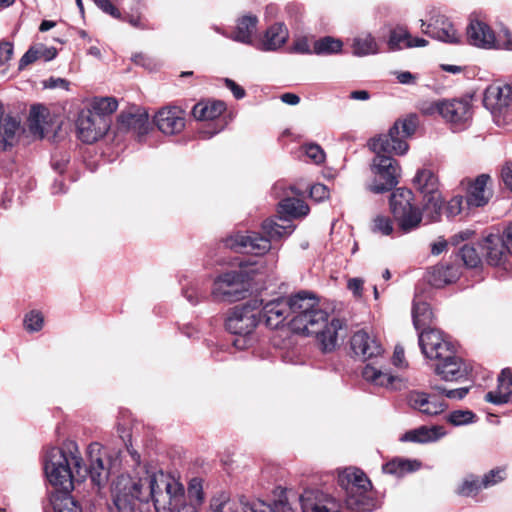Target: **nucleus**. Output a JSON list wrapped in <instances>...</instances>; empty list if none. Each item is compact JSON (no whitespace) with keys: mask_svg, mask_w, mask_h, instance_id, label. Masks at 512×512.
Instances as JSON below:
<instances>
[{"mask_svg":"<svg viewBox=\"0 0 512 512\" xmlns=\"http://www.w3.org/2000/svg\"><path fill=\"white\" fill-rule=\"evenodd\" d=\"M153 502L157 512H198L186 502L184 486L162 470L140 467L133 474L117 477L112 487L109 512H143Z\"/></svg>","mask_w":512,"mask_h":512,"instance_id":"obj_1","label":"nucleus"},{"mask_svg":"<svg viewBox=\"0 0 512 512\" xmlns=\"http://www.w3.org/2000/svg\"><path fill=\"white\" fill-rule=\"evenodd\" d=\"M275 197L280 198L278 203L279 223L275 219H266L261 228L264 233L257 232L236 233L226 239L225 245L241 253L262 255L271 248V241L288 237L295 230L292 219L305 217L309 213L308 205L300 199L299 192L292 186L278 182L273 187Z\"/></svg>","mask_w":512,"mask_h":512,"instance_id":"obj_2","label":"nucleus"},{"mask_svg":"<svg viewBox=\"0 0 512 512\" xmlns=\"http://www.w3.org/2000/svg\"><path fill=\"white\" fill-rule=\"evenodd\" d=\"M97 444L90 446V465L87 468L78 445L73 440L64 441L60 447H49L43 457V468L48 482L59 491L71 492L74 481H81L89 475L98 488L104 486L109 477V468L101 455H92Z\"/></svg>","mask_w":512,"mask_h":512,"instance_id":"obj_3","label":"nucleus"},{"mask_svg":"<svg viewBox=\"0 0 512 512\" xmlns=\"http://www.w3.org/2000/svg\"><path fill=\"white\" fill-rule=\"evenodd\" d=\"M417 127V116L409 115L397 120L387 134H381L370 141V149L376 154L371 166L375 175L369 186L371 192L381 194L398 184L401 169L390 154L404 155L409 148L406 139L415 133Z\"/></svg>","mask_w":512,"mask_h":512,"instance_id":"obj_4","label":"nucleus"},{"mask_svg":"<svg viewBox=\"0 0 512 512\" xmlns=\"http://www.w3.org/2000/svg\"><path fill=\"white\" fill-rule=\"evenodd\" d=\"M287 300L291 307L292 329L306 335H314L326 352L335 349L344 322L337 318L328 321L327 312L319 307L313 295L306 292L287 297Z\"/></svg>","mask_w":512,"mask_h":512,"instance_id":"obj_5","label":"nucleus"},{"mask_svg":"<svg viewBox=\"0 0 512 512\" xmlns=\"http://www.w3.org/2000/svg\"><path fill=\"white\" fill-rule=\"evenodd\" d=\"M355 355L367 362L362 370L363 378L379 387L400 389L401 378L391 373L384 357V349L378 339L364 330L357 331L351 338Z\"/></svg>","mask_w":512,"mask_h":512,"instance_id":"obj_6","label":"nucleus"},{"mask_svg":"<svg viewBox=\"0 0 512 512\" xmlns=\"http://www.w3.org/2000/svg\"><path fill=\"white\" fill-rule=\"evenodd\" d=\"M338 484L345 491V506L351 512H372L378 500L367 476L357 468H346L338 475Z\"/></svg>","mask_w":512,"mask_h":512,"instance_id":"obj_7","label":"nucleus"},{"mask_svg":"<svg viewBox=\"0 0 512 512\" xmlns=\"http://www.w3.org/2000/svg\"><path fill=\"white\" fill-rule=\"evenodd\" d=\"M252 272L246 263L240 262L237 269L218 274L210 293L213 301L233 303L245 299L251 288Z\"/></svg>","mask_w":512,"mask_h":512,"instance_id":"obj_8","label":"nucleus"},{"mask_svg":"<svg viewBox=\"0 0 512 512\" xmlns=\"http://www.w3.org/2000/svg\"><path fill=\"white\" fill-rule=\"evenodd\" d=\"M389 207L403 233H410L420 226L423 213L415 203L411 190L397 188L389 198Z\"/></svg>","mask_w":512,"mask_h":512,"instance_id":"obj_9","label":"nucleus"},{"mask_svg":"<svg viewBox=\"0 0 512 512\" xmlns=\"http://www.w3.org/2000/svg\"><path fill=\"white\" fill-rule=\"evenodd\" d=\"M262 299H252L243 305L232 308L225 320L226 329L235 335L244 337L243 345L235 340V346L242 348L247 343L246 337L251 335L260 322Z\"/></svg>","mask_w":512,"mask_h":512,"instance_id":"obj_10","label":"nucleus"},{"mask_svg":"<svg viewBox=\"0 0 512 512\" xmlns=\"http://www.w3.org/2000/svg\"><path fill=\"white\" fill-rule=\"evenodd\" d=\"M206 512H295L286 502L278 501L273 504L263 501L243 502L230 499L225 493L214 496L210 500Z\"/></svg>","mask_w":512,"mask_h":512,"instance_id":"obj_11","label":"nucleus"},{"mask_svg":"<svg viewBox=\"0 0 512 512\" xmlns=\"http://www.w3.org/2000/svg\"><path fill=\"white\" fill-rule=\"evenodd\" d=\"M414 186L424 195V212L430 221H437L440 218L443 206L441 194L438 191V177L430 169L419 170L414 179Z\"/></svg>","mask_w":512,"mask_h":512,"instance_id":"obj_12","label":"nucleus"},{"mask_svg":"<svg viewBox=\"0 0 512 512\" xmlns=\"http://www.w3.org/2000/svg\"><path fill=\"white\" fill-rule=\"evenodd\" d=\"M502 33L505 40L501 39V34L496 36L485 22L475 19L467 27V40L469 44L479 48L512 50L511 33L508 30H503Z\"/></svg>","mask_w":512,"mask_h":512,"instance_id":"obj_13","label":"nucleus"},{"mask_svg":"<svg viewBox=\"0 0 512 512\" xmlns=\"http://www.w3.org/2000/svg\"><path fill=\"white\" fill-rule=\"evenodd\" d=\"M484 249L489 265L508 270L509 255H512V225L507 227L502 236L490 235L485 239Z\"/></svg>","mask_w":512,"mask_h":512,"instance_id":"obj_14","label":"nucleus"},{"mask_svg":"<svg viewBox=\"0 0 512 512\" xmlns=\"http://www.w3.org/2000/svg\"><path fill=\"white\" fill-rule=\"evenodd\" d=\"M419 346L426 358L437 362L454 350L447 336L437 329H424L418 334Z\"/></svg>","mask_w":512,"mask_h":512,"instance_id":"obj_15","label":"nucleus"},{"mask_svg":"<svg viewBox=\"0 0 512 512\" xmlns=\"http://www.w3.org/2000/svg\"><path fill=\"white\" fill-rule=\"evenodd\" d=\"M302 512H340V502L330 493L318 489L309 488L300 496Z\"/></svg>","mask_w":512,"mask_h":512,"instance_id":"obj_16","label":"nucleus"},{"mask_svg":"<svg viewBox=\"0 0 512 512\" xmlns=\"http://www.w3.org/2000/svg\"><path fill=\"white\" fill-rule=\"evenodd\" d=\"M511 102L512 82L503 85H490L485 90L483 104L494 115L497 123H499L498 117L507 112Z\"/></svg>","mask_w":512,"mask_h":512,"instance_id":"obj_17","label":"nucleus"},{"mask_svg":"<svg viewBox=\"0 0 512 512\" xmlns=\"http://www.w3.org/2000/svg\"><path fill=\"white\" fill-rule=\"evenodd\" d=\"M421 27L423 33L444 43L459 44L461 42V34L444 15H434L428 24L421 20Z\"/></svg>","mask_w":512,"mask_h":512,"instance_id":"obj_18","label":"nucleus"},{"mask_svg":"<svg viewBox=\"0 0 512 512\" xmlns=\"http://www.w3.org/2000/svg\"><path fill=\"white\" fill-rule=\"evenodd\" d=\"M117 129L121 132H132L140 141L149 130L148 113L137 106L122 111L118 116Z\"/></svg>","mask_w":512,"mask_h":512,"instance_id":"obj_19","label":"nucleus"},{"mask_svg":"<svg viewBox=\"0 0 512 512\" xmlns=\"http://www.w3.org/2000/svg\"><path fill=\"white\" fill-rule=\"evenodd\" d=\"M291 316V307L287 297H279L260 307V321L271 329L280 328Z\"/></svg>","mask_w":512,"mask_h":512,"instance_id":"obj_20","label":"nucleus"},{"mask_svg":"<svg viewBox=\"0 0 512 512\" xmlns=\"http://www.w3.org/2000/svg\"><path fill=\"white\" fill-rule=\"evenodd\" d=\"M469 371V366L455 354L454 350L434 364L435 374L444 381L466 379Z\"/></svg>","mask_w":512,"mask_h":512,"instance_id":"obj_21","label":"nucleus"},{"mask_svg":"<svg viewBox=\"0 0 512 512\" xmlns=\"http://www.w3.org/2000/svg\"><path fill=\"white\" fill-rule=\"evenodd\" d=\"M108 130L104 117L93 115L91 112L82 113L77 120V133L81 141L93 143L101 138Z\"/></svg>","mask_w":512,"mask_h":512,"instance_id":"obj_22","label":"nucleus"},{"mask_svg":"<svg viewBox=\"0 0 512 512\" xmlns=\"http://www.w3.org/2000/svg\"><path fill=\"white\" fill-rule=\"evenodd\" d=\"M408 406L426 416H436L444 412L447 404L436 395L412 390L406 396Z\"/></svg>","mask_w":512,"mask_h":512,"instance_id":"obj_23","label":"nucleus"},{"mask_svg":"<svg viewBox=\"0 0 512 512\" xmlns=\"http://www.w3.org/2000/svg\"><path fill=\"white\" fill-rule=\"evenodd\" d=\"M155 124L166 135L180 133L185 127L184 111L179 107H167L155 115Z\"/></svg>","mask_w":512,"mask_h":512,"instance_id":"obj_24","label":"nucleus"},{"mask_svg":"<svg viewBox=\"0 0 512 512\" xmlns=\"http://www.w3.org/2000/svg\"><path fill=\"white\" fill-rule=\"evenodd\" d=\"M289 38V31L283 22H276L269 26L263 36L255 43V48L264 51H277L285 45Z\"/></svg>","mask_w":512,"mask_h":512,"instance_id":"obj_25","label":"nucleus"},{"mask_svg":"<svg viewBox=\"0 0 512 512\" xmlns=\"http://www.w3.org/2000/svg\"><path fill=\"white\" fill-rule=\"evenodd\" d=\"M442 118L458 126L465 125L472 118V106L468 99H445Z\"/></svg>","mask_w":512,"mask_h":512,"instance_id":"obj_26","label":"nucleus"},{"mask_svg":"<svg viewBox=\"0 0 512 512\" xmlns=\"http://www.w3.org/2000/svg\"><path fill=\"white\" fill-rule=\"evenodd\" d=\"M258 22L259 20L256 15L247 14L237 19L235 29L230 35L225 34L218 27H214V30L236 42L255 47L256 42L253 40V35L256 32Z\"/></svg>","mask_w":512,"mask_h":512,"instance_id":"obj_27","label":"nucleus"},{"mask_svg":"<svg viewBox=\"0 0 512 512\" xmlns=\"http://www.w3.org/2000/svg\"><path fill=\"white\" fill-rule=\"evenodd\" d=\"M491 183V177L488 174H481L470 184L466 196V206L483 207L492 197V188L488 186Z\"/></svg>","mask_w":512,"mask_h":512,"instance_id":"obj_28","label":"nucleus"},{"mask_svg":"<svg viewBox=\"0 0 512 512\" xmlns=\"http://www.w3.org/2000/svg\"><path fill=\"white\" fill-rule=\"evenodd\" d=\"M446 435V430L443 426H420L418 428L405 432L401 437L402 442H413V443H431L436 442Z\"/></svg>","mask_w":512,"mask_h":512,"instance_id":"obj_29","label":"nucleus"},{"mask_svg":"<svg viewBox=\"0 0 512 512\" xmlns=\"http://www.w3.org/2000/svg\"><path fill=\"white\" fill-rule=\"evenodd\" d=\"M485 400L495 405L512 402V370L503 369L498 376V386L495 391L485 395Z\"/></svg>","mask_w":512,"mask_h":512,"instance_id":"obj_30","label":"nucleus"},{"mask_svg":"<svg viewBox=\"0 0 512 512\" xmlns=\"http://www.w3.org/2000/svg\"><path fill=\"white\" fill-rule=\"evenodd\" d=\"M352 54L357 57L379 53V45L371 33L363 32L351 40Z\"/></svg>","mask_w":512,"mask_h":512,"instance_id":"obj_31","label":"nucleus"},{"mask_svg":"<svg viewBox=\"0 0 512 512\" xmlns=\"http://www.w3.org/2000/svg\"><path fill=\"white\" fill-rule=\"evenodd\" d=\"M56 55L57 50L54 47H46L42 44L31 46L21 57L18 69L22 71L28 65L36 62L39 59H43L44 61H51L56 57Z\"/></svg>","mask_w":512,"mask_h":512,"instance_id":"obj_32","label":"nucleus"},{"mask_svg":"<svg viewBox=\"0 0 512 512\" xmlns=\"http://www.w3.org/2000/svg\"><path fill=\"white\" fill-rule=\"evenodd\" d=\"M422 464L417 459L394 458L383 465V472L386 474L402 477L408 473L418 471Z\"/></svg>","mask_w":512,"mask_h":512,"instance_id":"obj_33","label":"nucleus"},{"mask_svg":"<svg viewBox=\"0 0 512 512\" xmlns=\"http://www.w3.org/2000/svg\"><path fill=\"white\" fill-rule=\"evenodd\" d=\"M226 109L222 101H201L194 105L192 115L196 120L206 121L218 118Z\"/></svg>","mask_w":512,"mask_h":512,"instance_id":"obj_34","label":"nucleus"},{"mask_svg":"<svg viewBox=\"0 0 512 512\" xmlns=\"http://www.w3.org/2000/svg\"><path fill=\"white\" fill-rule=\"evenodd\" d=\"M459 277V271L454 265L438 264L429 274L428 281L432 286L442 287L454 282Z\"/></svg>","mask_w":512,"mask_h":512,"instance_id":"obj_35","label":"nucleus"},{"mask_svg":"<svg viewBox=\"0 0 512 512\" xmlns=\"http://www.w3.org/2000/svg\"><path fill=\"white\" fill-rule=\"evenodd\" d=\"M433 319V312L428 303L415 297L412 306L413 325L417 331L430 329L429 325Z\"/></svg>","mask_w":512,"mask_h":512,"instance_id":"obj_36","label":"nucleus"},{"mask_svg":"<svg viewBox=\"0 0 512 512\" xmlns=\"http://www.w3.org/2000/svg\"><path fill=\"white\" fill-rule=\"evenodd\" d=\"M20 122L10 116H6L0 122V149L7 150L17 142Z\"/></svg>","mask_w":512,"mask_h":512,"instance_id":"obj_37","label":"nucleus"},{"mask_svg":"<svg viewBox=\"0 0 512 512\" xmlns=\"http://www.w3.org/2000/svg\"><path fill=\"white\" fill-rule=\"evenodd\" d=\"M48 110L42 105H33L31 107L28 126L30 132L42 139L45 136V125L47 124Z\"/></svg>","mask_w":512,"mask_h":512,"instance_id":"obj_38","label":"nucleus"},{"mask_svg":"<svg viewBox=\"0 0 512 512\" xmlns=\"http://www.w3.org/2000/svg\"><path fill=\"white\" fill-rule=\"evenodd\" d=\"M50 506L53 512H82L70 492L59 491L50 497Z\"/></svg>","mask_w":512,"mask_h":512,"instance_id":"obj_39","label":"nucleus"},{"mask_svg":"<svg viewBox=\"0 0 512 512\" xmlns=\"http://www.w3.org/2000/svg\"><path fill=\"white\" fill-rule=\"evenodd\" d=\"M343 42L332 36L317 39L313 44V53L316 55H333L342 51Z\"/></svg>","mask_w":512,"mask_h":512,"instance_id":"obj_40","label":"nucleus"},{"mask_svg":"<svg viewBox=\"0 0 512 512\" xmlns=\"http://www.w3.org/2000/svg\"><path fill=\"white\" fill-rule=\"evenodd\" d=\"M481 489H484L481 480L475 475H468L457 485L455 493L461 497H473Z\"/></svg>","mask_w":512,"mask_h":512,"instance_id":"obj_41","label":"nucleus"},{"mask_svg":"<svg viewBox=\"0 0 512 512\" xmlns=\"http://www.w3.org/2000/svg\"><path fill=\"white\" fill-rule=\"evenodd\" d=\"M370 231L380 236H390L394 231L393 221L389 216L376 215L370 223Z\"/></svg>","mask_w":512,"mask_h":512,"instance_id":"obj_42","label":"nucleus"},{"mask_svg":"<svg viewBox=\"0 0 512 512\" xmlns=\"http://www.w3.org/2000/svg\"><path fill=\"white\" fill-rule=\"evenodd\" d=\"M409 40V32L404 27H396L390 31L387 45L390 51H398L405 47Z\"/></svg>","mask_w":512,"mask_h":512,"instance_id":"obj_43","label":"nucleus"},{"mask_svg":"<svg viewBox=\"0 0 512 512\" xmlns=\"http://www.w3.org/2000/svg\"><path fill=\"white\" fill-rule=\"evenodd\" d=\"M185 497L188 504H194L196 507L203 502L204 493L201 479L193 478L190 480Z\"/></svg>","mask_w":512,"mask_h":512,"instance_id":"obj_44","label":"nucleus"},{"mask_svg":"<svg viewBox=\"0 0 512 512\" xmlns=\"http://www.w3.org/2000/svg\"><path fill=\"white\" fill-rule=\"evenodd\" d=\"M446 419L453 426H463L476 422L477 416L471 410H454Z\"/></svg>","mask_w":512,"mask_h":512,"instance_id":"obj_45","label":"nucleus"},{"mask_svg":"<svg viewBox=\"0 0 512 512\" xmlns=\"http://www.w3.org/2000/svg\"><path fill=\"white\" fill-rule=\"evenodd\" d=\"M183 296L191 305H197L206 299V291L198 282H192L182 290Z\"/></svg>","mask_w":512,"mask_h":512,"instance_id":"obj_46","label":"nucleus"},{"mask_svg":"<svg viewBox=\"0 0 512 512\" xmlns=\"http://www.w3.org/2000/svg\"><path fill=\"white\" fill-rule=\"evenodd\" d=\"M117 107L118 102L113 97L97 98L93 102V109L95 111L94 115H99L101 117L113 113L116 111Z\"/></svg>","mask_w":512,"mask_h":512,"instance_id":"obj_47","label":"nucleus"},{"mask_svg":"<svg viewBox=\"0 0 512 512\" xmlns=\"http://www.w3.org/2000/svg\"><path fill=\"white\" fill-rule=\"evenodd\" d=\"M506 468L496 467L485 473L480 479L484 489L495 486L506 479Z\"/></svg>","mask_w":512,"mask_h":512,"instance_id":"obj_48","label":"nucleus"},{"mask_svg":"<svg viewBox=\"0 0 512 512\" xmlns=\"http://www.w3.org/2000/svg\"><path fill=\"white\" fill-rule=\"evenodd\" d=\"M459 255L463 263L469 268H475L481 262V257L473 246L464 245L460 249Z\"/></svg>","mask_w":512,"mask_h":512,"instance_id":"obj_49","label":"nucleus"},{"mask_svg":"<svg viewBox=\"0 0 512 512\" xmlns=\"http://www.w3.org/2000/svg\"><path fill=\"white\" fill-rule=\"evenodd\" d=\"M44 317L39 311H30L24 317V327L28 332H38L42 329Z\"/></svg>","mask_w":512,"mask_h":512,"instance_id":"obj_50","label":"nucleus"},{"mask_svg":"<svg viewBox=\"0 0 512 512\" xmlns=\"http://www.w3.org/2000/svg\"><path fill=\"white\" fill-rule=\"evenodd\" d=\"M466 198L461 195L454 196L445 206V214L448 218L455 217L465 210Z\"/></svg>","mask_w":512,"mask_h":512,"instance_id":"obj_51","label":"nucleus"},{"mask_svg":"<svg viewBox=\"0 0 512 512\" xmlns=\"http://www.w3.org/2000/svg\"><path fill=\"white\" fill-rule=\"evenodd\" d=\"M301 151L315 164H321L325 160V153L318 144H305L301 147Z\"/></svg>","mask_w":512,"mask_h":512,"instance_id":"obj_52","label":"nucleus"},{"mask_svg":"<svg viewBox=\"0 0 512 512\" xmlns=\"http://www.w3.org/2000/svg\"><path fill=\"white\" fill-rule=\"evenodd\" d=\"M445 100L424 102L421 105V112L425 115L439 114L442 117V110Z\"/></svg>","mask_w":512,"mask_h":512,"instance_id":"obj_53","label":"nucleus"},{"mask_svg":"<svg viewBox=\"0 0 512 512\" xmlns=\"http://www.w3.org/2000/svg\"><path fill=\"white\" fill-rule=\"evenodd\" d=\"M94 2L106 14L121 19V12L110 0H94Z\"/></svg>","mask_w":512,"mask_h":512,"instance_id":"obj_54","label":"nucleus"},{"mask_svg":"<svg viewBox=\"0 0 512 512\" xmlns=\"http://www.w3.org/2000/svg\"><path fill=\"white\" fill-rule=\"evenodd\" d=\"M14 47L9 41L0 42V66L9 62L13 56Z\"/></svg>","mask_w":512,"mask_h":512,"instance_id":"obj_55","label":"nucleus"},{"mask_svg":"<svg viewBox=\"0 0 512 512\" xmlns=\"http://www.w3.org/2000/svg\"><path fill=\"white\" fill-rule=\"evenodd\" d=\"M310 196L316 201H322L329 196L328 188L321 183H317L311 186L310 188Z\"/></svg>","mask_w":512,"mask_h":512,"instance_id":"obj_56","label":"nucleus"},{"mask_svg":"<svg viewBox=\"0 0 512 512\" xmlns=\"http://www.w3.org/2000/svg\"><path fill=\"white\" fill-rule=\"evenodd\" d=\"M438 390L442 394H445L446 397H448L450 399H456V400L463 399L469 392V388H467V387H461V388L449 389V390H447L445 388H438Z\"/></svg>","mask_w":512,"mask_h":512,"instance_id":"obj_57","label":"nucleus"},{"mask_svg":"<svg viewBox=\"0 0 512 512\" xmlns=\"http://www.w3.org/2000/svg\"><path fill=\"white\" fill-rule=\"evenodd\" d=\"M226 87L231 90L236 99H242L245 96V90L239 86L236 82L229 78L224 80Z\"/></svg>","mask_w":512,"mask_h":512,"instance_id":"obj_58","label":"nucleus"},{"mask_svg":"<svg viewBox=\"0 0 512 512\" xmlns=\"http://www.w3.org/2000/svg\"><path fill=\"white\" fill-rule=\"evenodd\" d=\"M395 74H396V78H397L398 82L401 84H414L415 83L416 77L409 71L396 72Z\"/></svg>","mask_w":512,"mask_h":512,"instance_id":"obj_59","label":"nucleus"},{"mask_svg":"<svg viewBox=\"0 0 512 512\" xmlns=\"http://www.w3.org/2000/svg\"><path fill=\"white\" fill-rule=\"evenodd\" d=\"M393 364L396 366V367H404L406 364H405V358H404V350L403 348L401 347H395V350H394V353H393Z\"/></svg>","mask_w":512,"mask_h":512,"instance_id":"obj_60","label":"nucleus"},{"mask_svg":"<svg viewBox=\"0 0 512 512\" xmlns=\"http://www.w3.org/2000/svg\"><path fill=\"white\" fill-rule=\"evenodd\" d=\"M125 21H127L131 26L135 27V28H140V29H144L145 26L142 22V19H141V15L140 13L138 14H128L125 16L124 18Z\"/></svg>","mask_w":512,"mask_h":512,"instance_id":"obj_61","label":"nucleus"},{"mask_svg":"<svg viewBox=\"0 0 512 512\" xmlns=\"http://www.w3.org/2000/svg\"><path fill=\"white\" fill-rule=\"evenodd\" d=\"M294 50L301 54L313 53V50L310 49V46L306 39L297 40L294 44Z\"/></svg>","mask_w":512,"mask_h":512,"instance_id":"obj_62","label":"nucleus"},{"mask_svg":"<svg viewBox=\"0 0 512 512\" xmlns=\"http://www.w3.org/2000/svg\"><path fill=\"white\" fill-rule=\"evenodd\" d=\"M501 177L505 186L512 191V166H505L501 171Z\"/></svg>","mask_w":512,"mask_h":512,"instance_id":"obj_63","label":"nucleus"},{"mask_svg":"<svg viewBox=\"0 0 512 512\" xmlns=\"http://www.w3.org/2000/svg\"><path fill=\"white\" fill-rule=\"evenodd\" d=\"M348 288L351 290L355 295H360L362 288H363V281L358 278L350 279L348 282Z\"/></svg>","mask_w":512,"mask_h":512,"instance_id":"obj_64","label":"nucleus"}]
</instances>
